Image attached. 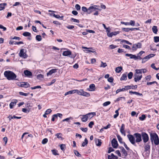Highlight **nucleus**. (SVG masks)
<instances>
[{
	"mask_svg": "<svg viewBox=\"0 0 159 159\" xmlns=\"http://www.w3.org/2000/svg\"><path fill=\"white\" fill-rule=\"evenodd\" d=\"M125 125L123 124H122L120 129V131L122 134L124 135V136H125L126 134L125 131Z\"/></svg>",
	"mask_w": 159,
	"mask_h": 159,
	"instance_id": "11",
	"label": "nucleus"
},
{
	"mask_svg": "<svg viewBox=\"0 0 159 159\" xmlns=\"http://www.w3.org/2000/svg\"><path fill=\"white\" fill-rule=\"evenodd\" d=\"M105 30H106V32L107 33V35L108 36V35L110 34V29L109 27L106 28Z\"/></svg>",
	"mask_w": 159,
	"mask_h": 159,
	"instance_id": "62",
	"label": "nucleus"
},
{
	"mask_svg": "<svg viewBox=\"0 0 159 159\" xmlns=\"http://www.w3.org/2000/svg\"><path fill=\"white\" fill-rule=\"evenodd\" d=\"M71 20L73 21L74 22H76L77 23H79L80 21L79 20H77L75 19H74V18H71Z\"/></svg>",
	"mask_w": 159,
	"mask_h": 159,
	"instance_id": "58",
	"label": "nucleus"
},
{
	"mask_svg": "<svg viewBox=\"0 0 159 159\" xmlns=\"http://www.w3.org/2000/svg\"><path fill=\"white\" fill-rule=\"evenodd\" d=\"M82 95L86 97H89L90 96V94L89 93L84 92L83 90Z\"/></svg>",
	"mask_w": 159,
	"mask_h": 159,
	"instance_id": "29",
	"label": "nucleus"
},
{
	"mask_svg": "<svg viewBox=\"0 0 159 159\" xmlns=\"http://www.w3.org/2000/svg\"><path fill=\"white\" fill-rule=\"evenodd\" d=\"M108 159H118V157L115 155L113 153H111V156L108 155Z\"/></svg>",
	"mask_w": 159,
	"mask_h": 159,
	"instance_id": "22",
	"label": "nucleus"
},
{
	"mask_svg": "<svg viewBox=\"0 0 159 159\" xmlns=\"http://www.w3.org/2000/svg\"><path fill=\"white\" fill-rule=\"evenodd\" d=\"M155 54H153V53H151L150 54L148 55L147 56V57L148 59H149L150 58L153 57L155 56Z\"/></svg>",
	"mask_w": 159,
	"mask_h": 159,
	"instance_id": "53",
	"label": "nucleus"
},
{
	"mask_svg": "<svg viewBox=\"0 0 159 159\" xmlns=\"http://www.w3.org/2000/svg\"><path fill=\"white\" fill-rule=\"evenodd\" d=\"M134 135L136 139V140H135V142L139 143L142 141L141 134L138 133H136L134 134Z\"/></svg>",
	"mask_w": 159,
	"mask_h": 159,
	"instance_id": "5",
	"label": "nucleus"
},
{
	"mask_svg": "<svg viewBox=\"0 0 159 159\" xmlns=\"http://www.w3.org/2000/svg\"><path fill=\"white\" fill-rule=\"evenodd\" d=\"M80 116H81L80 118L83 122H85L88 120V116H86V114L85 115H81Z\"/></svg>",
	"mask_w": 159,
	"mask_h": 159,
	"instance_id": "17",
	"label": "nucleus"
},
{
	"mask_svg": "<svg viewBox=\"0 0 159 159\" xmlns=\"http://www.w3.org/2000/svg\"><path fill=\"white\" fill-rule=\"evenodd\" d=\"M86 115L88 116V119H91L96 115V113L95 112H90L86 114Z\"/></svg>",
	"mask_w": 159,
	"mask_h": 159,
	"instance_id": "20",
	"label": "nucleus"
},
{
	"mask_svg": "<svg viewBox=\"0 0 159 159\" xmlns=\"http://www.w3.org/2000/svg\"><path fill=\"white\" fill-rule=\"evenodd\" d=\"M55 80H52L51 82L46 83V84L47 85L50 86L54 83L55 82Z\"/></svg>",
	"mask_w": 159,
	"mask_h": 159,
	"instance_id": "41",
	"label": "nucleus"
},
{
	"mask_svg": "<svg viewBox=\"0 0 159 159\" xmlns=\"http://www.w3.org/2000/svg\"><path fill=\"white\" fill-rule=\"evenodd\" d=\"M94 123L93 121H91L89 124V126L90 128H91L93 127V126L94 125Z\"/></svg>",
	"mask_w": 159,
	"mask_h": 159,
	"instance_id": "56",
	"label": "nucleus"
},
{
	"mask_svg": "<svg viewBox=\"0 0 159 159\" xmlns=\"http://www.w3.org/2000/svg\"><path fill=\"white\" fill-rule=\"evenodd\" d=\"M151 67L156 70H157L159 69V67L158 68H157L155 67V64L154 63H152L151 65Z\"/></svg>",
	"mask_w": 159,
	"mask_h": 159,
	"instance_id": "51",
	"label": "nucleus"
},
{
	"mask_svg": "<svg viewBox=\"0 0 159 159\" xmlns=\"http://www.w3.org/2000/svg\"><path fill=\"white\" fill-rule=\"evenodd\" d=\"M55 136L58 139H60L61 140L63 139V138L62 137V134L61 133H58L55 134Z\"/></svg>",
	"mask_w": 159,
	"mask_h": 159,
	"instance_id": "26",
	"label": "nucleus"
},
{
	"mask_svg": "<svg viewBox=\"0 0 159 159\" xmlns=\"http://www.w3.org/2000/svg\"><path fill=\"white\" fill-rule=\"evenodd\" d=\"M22 35L25 37H31V34L28 32H24L23 34Z\"/></svg>",
	"mask_w": 159,
	"mask_h": 159,
	"instance_id": "28",
	"label": "nucleus"
},
{
	"mask_svg": "<svg viewBox=\"0 0 159 159\" xmlns=\"http://www.w3.org/2000/svg\"><path fill=\"white\" fill-rule=\"evenodd\" d=\"M142 69H136L134 77V80H141L142 78Z\"/></svg>",
	"mask_w": 159,
	"mask_h": 159,
	"instance_id": "3",
	"label": "nucleus"
},
{
	"mask_svg": "<svg viewBox=\"0 0 159 159\" xmlns=\"http://www.w3.org/2000/svg\"><path fill=\"white\" fill-rule=\"evenodd\" d=\"M57 69H53L49 71L47 73V76L51 75L53 73H55L57 72Z\"/></svg>",
	"mask_w": 159,
	"mask_h": 159,
	"instance_id": "12",
	"label": "nucleus"
},
{
	"mask_svg": "<svg viewBox=\"0 0 159 159\" xmlns=\"http://www.w3.org/2000/svg\"><path fill=\"white\" fill-rule=\"evenodd\" d=\"M148 60V59L147 57L146 56L142 59V63H145Z\"/></svg>",
	"mask_w": 159,
	"mask_h": 159,
	"instance_id": "45",
	"label": "nucleus"
},
{
	"mask_svg": "<svg viewBox=\"0 0 159 159\" xmlns=\"http://www.w3.org/2000/svg\"><path fill=\"white\" fill-rule=\"evenodd\" d=\"M22 111L25 113H29L30 111V109H28L26 108H23L22 109Z\"/></svg>",
	"mask_w": 159,
	"mask_h": 159,
	"instance_id": "43",
	"label": "nucleus"
},
{
	"mask_svg": "<svg viewBox=\"0 0 159 159\" xmlns=\"http://www.w3.org/2000/svg\"><path fill=\"white\" fill-rule=\"evenodd\" d=\"M75 91V93H76L79 95H82V93L83 91V90H74Z\"/></svg>",
	"mask_w": 159,
	"mask_h": 159,
	"instance_id": "37",
	"label": "nucleus"
},
{
	"mask_svg": "<svg viewBox=\"0 0 159 159\" xmlns=\"http://www.w3.org/2000/svg\"><path fill=\"white\" fill-rule=\"evenodd\" d=\"M82 10L84 12H87L88 13L89 12L88 9L84 7H82Z\"/></svg>",
	"mask_w": 159,
	"mask_h": 159,
	"instance_id": "49",
	"label": "nucleus"
},
{
	"mask_svg": "<svg viewBox=\"0 0 159 159\" xmlns=\"http://www.w3.org/2000/svg\"><path fill=\"white\" fill-rule=\"evenodd\" d=\"M107 66L106 63H104L102 61L101 62V64L100 66L101 67H105Z\"/></svg>",
	"mask_w": 159,
	"mask_h": 159,
	"instance_id": "54",
	"label": "nucleus"
},
{
	"mask_svg": "<svg viewBox=\"0 0 159 159\" xmlns=\"http://www.w3.org/2000/svg\"><path fill=\"white\" fill-rule=\"evenodd\" d=\"M127 77V73L123 74L121 77L120 80H126Z\"/></svg>",
	"mask_w": 159,
	"mask_h": 159,
	"instance_id": "32",
	"label": "nucleus"
},
{
	"mask_svg": "<svg viewBox=\"0 0 159 159\" xmlns=\"http://www.w3.org/2000/svg\"><path fill=\"white\" fill-rule=\"evenodd\" d=\"M152 30L153 33L155 34H157L158 31L157 27L156 26H154L152 28Z\"/></svg>",
	"mask_w": 159,
	"mask_h": 159,
	"instance_id": "23",
	"label": "nucleus"
},
{
	"mask_svg": "<svg viewBox=\"0 0 159 159\" xmlns=\"http://www.w3.org/2000/svg\"><path fill=\"white\" fill-rule=\"evenodd\" d=\"M122 153V156L124 157L123 158H125L128 155V153L126 151V150L124 149L122 152H121Z\"/></svg>",
	"mask_w": 159,
	"mask_h": 159,
	"instance_id": "27",
	"label": "nucleus"
},
{
	"mask_svg": "<svg viewBox=\"0 0 159 159\" xmlns=\"http://www.w3.org/2000/svg\"><path fill=\"white\" fill-rule=\"evenodd\" d=\"M62 116V115L61 113H57V114L54 115V116H55V117L57 118V116L61 117Z\"/></svg>",
	"mask_w": 159,
	"mask_h": 159,
	"instance_id": "60",
	"label": "nucleus"
},
{
	"mask_svg": "<svg viewBox=\"0 0 159 159\" xmlns=\"http://www.w3.org/2000/svg\"><path fill=\"white\" fill-rule=\"evenodd\" d=\"M146 118V116L145 115L143 114L141 116L139 117V119L141 120H144Z\"/></svg>",
	"mask_w": 159,
	"mask_h": 159,
	"instance_id": "38",
	"label": "nucleus"
},
{
	"mask_svg": "<svg viewBox=\"0 0 159 159\" xmlns=\"http://www.w3.org/2000/svg\"><path fill=\"white\" fill-rule=\"evenodd\" d=\"M52 154L54 155H58V154L57 153V151L55 149L52 150Z\"/></svg>",
	"mask_w": 159,
	"mask_h": 159,
	"instance_id": "52",
	"label": "nucleus"
},
{
	"mask_svg": "<svg viewBox=\"0 0 159 159\" xmlns=\"http://www.w3.org/2000/svg\"><path fill=\"white\" fill-rule=\"evenodd\" d=\"M17 102V100H14L12 102H11L10 104V107L11 109H12L13 107L15 106Z\"/></svg>",
	"mask_w": 159,
	"mask_h": 159,
	"instance_id": "16",
	"label": "nucleus"
},
{
	"mask_svg": "<svg viewBox=\"0 0 159 159\" xmlns=\"http://www.w3.org/2000/svg\"><path fill=\"white\" fill-rule=\"evenodd\" d=\"M36 39L37 40L39 41H41L42 40L41 36L39 35H36Z\"/></svg>",
	"mask_w": 159,
	"mask_h": 159,
	"instance_id": "42",
	"label": "nucleus"
},
{
	"mask_svg": "<svg viewBox=\"0 0 159 159\" xmlns=\"http://www.w3.org/2000/svg\"><path fill=\"white\" fill-rule=\"evenodd\" d=\"M130 142L133 145L135 146V140L134 136L131 134H128L127 135Z\"/></svg>",
	"mask_w": 159,
	"mask_h": 159,
	"instance_id": "6",
	"label": "nucleus"
},
{
	"mask_svg": "<svg viewBox=\"0 0 159 159\" xmlns=\"http://www.w3.org/2000/svg\"><path fill=\"white\" fill-rule=\"evenodd\" d=\"M129 93L130 94H136V95H138L139 96H143L142 94L139 93L138 92H132V91H129Z\"/></svg>",
	"mask_w": 159,
	"mask_h": 159,
	"instance_id": "31",
	"label": "nucleus"
},
{
	"mask_svg": "<svg viewBox=\"0 0 159 159\" xmlns=\"http://www.w3.org/2000/svg\"><path fill=\"white\" fill-rule=\"evenodd\" d=\"M121 42L122 43H125L129 45L132 44V43H130L128 41L126 40H122Z\"/></svg>",
	"mask_w": 159,
	"mask_h": 159,
	"instance_id": "55",
	"label": "nucleus"
},
{
	"mask_svg": "<svg viewBox=\"0 0 159 159\" xmlns=\"http://www.w3.org/2000/svg\"><path fill=\"white\" fill-rule=\"evenodd\" d=\"M75 91L74 90L69 91L65 93V95L66 96L68 94H72L74 93H75Z\"/></svg>",
	"mask_w": 159,
	"mask_h": 159,
	"instance_id": "33",
	"label": "nucleus"
},
{
	"mask_svg": "<svg viewBox=\"0 0 159 159\" xmlns=\"http://www.w3.org/2000/svg\"><path fill=\"white\" fill-rule=\"evenodd\" d=\"M89 91H93L95 90V87L94 84H92L89 86V88L87 89Z\"/></svg>",
	"mask_w": 159,
	"mask_h": 159,
	"instance_id": "15",
	"label": "nucleus"
},
{
	"mask_svg": "<svg viewBox=\"0 0 159 159\" xmlns=\"http://www.w3.org/2000/svg\"><path fill=\"white\" fill-rule=\"evenodd\" d=\"M154 41L155 43H157L159 42V37L155 36L154 37Z\"/></svg>",
	"mask_w": 159,
	"mask_h": 159,
	"instance_id": "44",
	"label": "nucleus"
},
{
	"mask_svg": "<svg viewBox=\"0 0 159 159\" xmlns=\"http://www.w3.org/2000/svg\"><path fill=\"white\" fill-rule=\"evenodd\" d=\"M150 143H147L145 147V149L146 151H149L150 149Z\"/></svg>",
	"mask_w": 159,
	"mask_h": 159,
	"instance_id": "25",
	"label": "nucleus"
},
{
	"mask_svg": "<svg viewBox=\"0 0 159 159\" xmlns=\"http://www.w3.org/2000/svg\"><path fill=\"white\" fill-rule=\"evenodd\" d=\"M150 139L152 143H154L156 145H157L159 144V138L157 134L156 133H151L150 134Z\"/></svg>",
	"mask_w": 159,
	"mask_h": 159,
	"instance_id": "2",
	"label": "nucleus"
},
{
	"mask_svg": "<svg viewBox=\"0 0 159 159\" xmlns=\"http://www.w3.org/2000/svg\"><path fill=\"white\" fill-rule=\"evenodd\" d=\"M111 144L114 148H116L118 146L117 142L116 139L114 138L111 141Z\"/></svg>",
	"mask_w": 159,
	"mask_h": 159,
	"instance_id": "10",
	"label": "nucleus"
},
{
	"mask_svg": "<svg viewBox=\"0 0 159 159\" xmlns=\"http://www.w3.org/2000/svg\"><path fill=\"white\" fill-rule=\"evenodd\" d=\"M74 153L75 154L76 156H77L78 157H81V154L79 153V152L78 151H77L76 150H75L74 151Z\"/></svg>",
	"mask_w": 159,
	"mask_h": 159,
	"instance_id": "47",
	"label": "nucleus"
},
{
	"mask_svg": "<svg viewBox=\"0 0 159 159\" xmlns=\"http://www.w3.org/2000/svg\"><path fill=\"white\" fill-rule=\"evenodd\" d=\"M5 76L8 80H17L16 75L12 71L10 70L6 71L4 72Z\"/></svg>",
	"mask_w": 159,
	"mask_h": 159,
	"instance_id": "1",
	"label": "nucleus"
},
{
	"mask_svg": "<svg viewBox=\"0 0 159 159\" xmlns=\"http://www.w3.org/2000/svg\"><path fill=\"white\" fill-rule=\"evenodd\" d=\"M24 73L25 75L28 77L30 78L32 76L31 72L28 70H24Z\"/></svg>",
	"mask_w": 159,
	"mask_h": 159,
	"instance_id": "13",
	"label": "nucleus"
},
{
	"mask_svg": "<svg viewBox=\"0 0 159 159\" xmlns=\"http://www.w3.org/2000/svg\"><path fill=\"white\" fill-rule=\"evenodd\" d=\"M48 141V139L47 138H45L42 140V143L43 144H44L46 143H47Z\"/></svg>",
	"mask_w": 159,
	"mask_h": 159,
	"instance_id": "48",
	"label": "nucleus"
},
{
	"mask_svg": "<svg viewBox=\"0 0 159 159\" xmlns=\"http://www.w3.org/2000/svg\"><path fill=\"white\" fill-rule=\"evenodd\" d=\"M122 99H123L124 101H125V97H119L116 99V102H118L120 100H122Z\"/></svg>",
	"mask_w": 159,
	"mask_h": 159,
	"instance_id": "36",
	"label": "nucleus"
},
{
	"mask_svg": "<svg viewBox=\"0 0 159 159\" xmlns=\"http://www.w3.org/2000/svg\"><path fill=\"white\" fill-rule=\"evenodd\" d=\"M125 91V89L124 88H122V89H118L116 91V94L118 93L119 92L121 91Z\"/></svg>",
	"mask_w": 159,
	"mask_h": 159,
	"instance_id": "46",
	"label": "nucleus"
},
{
	"mask_svg": "<svg viewBox=\"0 0 159 159\" xmlns=\"http://www.w3.org/2000/svg\"><path fill=\"white\" fill-rule=\"evenodd\" d=\"M88 143V141L86 138H85L84 139V142L82 144V147H84Z\"/></svg>",
	"mask_w": 159,
	"mask_h": 159,
	"instance_id": "34",
	"label": "nucleus"
},
{
	"mask_svg": "<svg viewBox=\"0 0 159 159\" xmlns=\"http://www.w3.org/2000/svg\"><path fill=\"white\" fill-rule=\"evenodd\" d=\"M24 49H21L19 53V56L20 57H23L24 58H26L27 57V56L26 53L24 52Z\"/></svg>",
	"mask_w": 159,
	"mask_h": 159,
	"instance_id": "8",
	"label": "nucleus"
},
{
	"mask_svg": "<svg viewBox=\"0 0 159 159\" xmlns=\"http://www.w3.org/2000/svg\"><path fill=\"white\" fill-rule=\"evenodd\" d=\"M114 151V150L112 148L110 147L109 148V149H108L107 152L108 153H110L111 152Z\"/></svg>",
	"mask_w": 159,
	"mask_h": 159,
	"instance_id": "64",
	"label": "nucleus"
},
{
	"mask_svg": "<svg viewBox=\"0 0 159 159\" xmlns=\"http://www.w3.org/2000/svg\"><path fill=\"white\" fill-rule=\"evenodd\" d=\"M7 5L6 3H3L0 4V10H2L5 9V6Z\"/></svg>",
	"mask_w": 159,
	"mask_h": 159,
	"instance_id": "24",
	"label": "nucleus"
},
{
	"mask_svg": "<svg viewBox=\"0 0 159 159\" xmlns=\"http://www.w3.org/2000/svg\"><path fill=\"white\" fill-rule=\"evenodd\" d=\"M131 85H127L125 86L124 88L125 89V90H127L129 89H131Z\"/></svg>",
	"mask_w": 159,
	"mask_h": 159,
	"instance_id": "63",
	"label": "nucleus"
},
{
	"mask_svg": "<svg viewBox=\"0 0 159 159\" xmlns=\"http://www.w3.org/2000/svg\"><path fill=\"white\" fill-rule=\"evenodd\" d=\"M52 111L51 109H47L45 112V114H48L51 112Z\"/></svg>",
	"mask_w": 159,
	"mask_h": 159,
	"instance_id": "57",
	"label": "nucleus"
},
{
	"mask_svg": "<svg viewBox=\"0 0 159 159\" xmlns=\"http://www.w3.org/2000/svg\"><path fill=\"white\" fill-rule=\"evenodd\" d=\"M111 102L110 101H107L104 103L103 105L104 106H107Z\"/></svg>",
	"mask_w": 159,
	"mask_h": 159,
	"instance_id": "61",
	"label": "nucleus"
},
{
	"mask_svg": "<svg viewBox=\"0 0 159 159\" xmlns=\"http://www.w3.org/2000/svg\"><path fill=\"white\" fill-rule=\"evenodd\" d=\"M120 108H119L118 110L115 111L116 114L114 115V118H116L119 115V112L118 111L120 110Z\"/></svg>",
	"mask_w": 159,
	"mask_h": 159,
	"instance_id": "39",
	"label": "nucleus"
},
{
	"mask_svg": "<svg viewBox=\"0 0 159 159\" xmlns=\"http://www.w3.org/2000/svg\"><path fill=\"white\" fill-rule=\"evenodd\" d=\"M127 75L128 76L129 79H132L133 77V73L131 72H130L128 75Z\"/></svg>",
	"mask_w": 159,
	"mask_h": 159,
	"instance_id": "40",
	"label": "nucleus"
},
{
	"mask_svg": "<svg viewBox=\"0 0 159 159\" xmlns=\"http://www.w3.org/2000/svg\"><path fill=\"white\" fill-rule=\"evenodd\" d=\"M66 148V145L64 144H61L60 145V148L63 151L64 150V149Z\"/></svg>",
	"mask_w": 159,
	"mask_h": 159,
	"instance_id": "59",
	"label": "nucleus"
},
{
	"mask_svg": "<svg viewBox=\"0 0 159 159\" xmlns=\"http://www.w3.org/2000/svg\"><path fill=\"white\" fill-rule=\"evenodd\" d=\"M95 142L96 145L98 146H100L102 144L101 140L99 139H96Z\"/></svg>",
	"mask_w": 159,
	"mask_h": 159,
	"instance_id": "19",
	"label": "nucleus"
},
{
	"mask_svg": "<svg viewBox=\"0 0 159 159\" xmlns=\"http://www.w3.org/2000/svg\"><path fill=\"white\" fill-rule=\"evenodd\" d=\"M122 69V67L121 66H119L116 68L115 71L117 73H120Z\"/></svg>",
	"mask_w": 159,
	"mask_h": 159,
	"instance_id": "30",
	"label": "nucleus"
},
{
	"mask_svg": "<svg viewBox=\"0 0 159 159\" xmlns=\"http://www.w3.org/2000/svg\"><path fill=\"white\" fill-rule=\"evenodd\" d=\"M119 33L120 32L119 31L113 32L110 33V34L108 35V36L111 37L113 35H116L117 34H119Z\"/></svg>",
	"mask_w": 159,
	"mask_h": 159,
	"instance_id": "21",
	"label": "nucleus"
},
{
	"mask_svg": "<svg viewBox=\"0 0 159 159\" xmlns=\"http://www.w3.org/2000/svg\"><path fill=\"white\" fill-rule=\"evenodd\" d=\"M141 135L143 143H145L147 142L149 140L148 134L145 132H143L141 133Z\"/></svg>",
	"mask_w": 159,
	"mask_h": 159,
	"instance_id": "4",
	"label": "nucleus"
},
{
	"mask_svg": "<svg viewBox=\"0 0 159 159\" xmlns=\"http://www.w3.org/2000/svg\"><path fill=\"white\" fill-rule=\"evenodd\" d=\"M142 45V43H138L136 44H134L132 47V50L135 51L138 48H141Z\"/></svg>",
	"mask_w": 159,
	"mask_h": 159,
	"instance_id": "7",
	"label": "nucleus"
},
{
	"mask_svg": "<svg viewBox=\"0 0 159 159\" xmlns=\"http://www.w3.org/2000/svg\"><path fill=\"white\" fill-rule=\"evenodd\" d=\"M98 7V6L96 5L90 7L88 8L89 12H88V13L90 14L92 12L95 11L96 9H98L96 8V7Z\"/></svg>",
	"mask_w": 159,
	"mask_h": 159,
	"instance_id": "9",
	"label": "nucleus"
},
{
	"mask_svg": "<svg viewBox=\"0 0 159 159\" xmlns=\"http://www.w3.org/2000/svg\"><path fill=\"white\" fill-rule=\"evenodd\" d=\"M41 87L40 85H38L37 86H34V87H31L30 88V89H41Z\"/></svg>",
	"mask_w": 159,
	"mask_h": 159,
	"instance_id": "50",
	"label": "nucleus"
},
{
	"mask_svg": "<svg viewBox=\"0 0 159 159\" xmlns=\"http://www.w3.org/2000/svg\"><path fill=\"white\" fill-rule=\"evenodd\" d=\"M71 52L69 50H68L64 51L62 53V55L64 56H67L71 55Z\"/></svg>",
	"mask_w": 159,
	"mask_h": 159,
	"instance_id": "18",
	"label": "nucleus"
},
{
	"mask_svg": "<svg viewBox=\"0 0 159 159\" xmlns=\"http://www.w3.org/2000/svg\"><path fill=\"white\" fill-rule=\"evenodd\" d=\"M21 84V87L27 88L30 86V84L27 82H22Z\"/></svg>",
	"mask_w": 159,
	"mask_h": 159,
	"instance_id": "14",
	"label": "nucleus"
},
{
	"mask_svg": "<svg viewBox=\"0 0 159 159\" xmlns=\"http://www.w3.org/2000/svg\"><path fill=\"white\" fill-rule=\"evenodd\" d=\"M117 137L119 142L121 143H123L124 142H122V139L120 136L119 135H117Z\"/></svg>",
	"mask_w": 159,
	"mask_h": 159,
	"instance_id": "35",
	"label": "nucleus"
}]
</instances>
